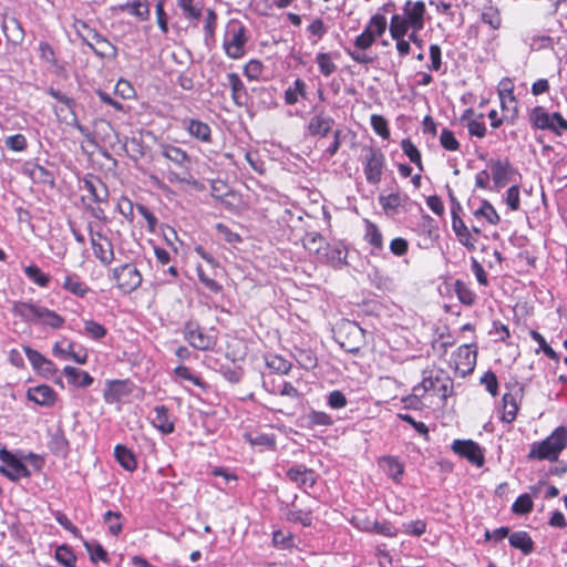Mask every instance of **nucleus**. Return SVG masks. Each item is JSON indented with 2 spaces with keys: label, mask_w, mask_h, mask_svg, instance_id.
I'll list each match as a JSON object with an SVG mask.
<instances>
[{
  "label": "nucleus",
  "mask_w": 567,
  "mask_h": 567,
  "mask_svg": "<svg viewBox=\"0 0 567 567\" xmlns=\"http://www.w3.org/2000/svg\"><path fill=\"white\" fill-rule=\"evenodd\" d=\"M567 444V427L558 426L540 443L533 444L528 458L556 461Z\"/></svg>",
  "instance_id": "1"
},
{
  "label": "nucleus",
  "mask_w": 567,
  "mask_h": 567,
  "mask_svg": "<svg viewBox=\"0 0 567 567\" xmlns=\"http://www.w3.org/2000/svg\"><path fill=\"white\" fill-rule=\"evenodd\" d=\"M333 333L334 340L349 353H357L364 344V330L354 321L342 320Z\"/></svg>",
  "instance_id": "2"
},
{
  "label": "nucleus",
  "mask_w": 567,
  "mask_h": 567,
  "mask_svg": "<svg viewBox=\"0 0 567 567\" xmlns=\"http://www.w3.org/2000/svg\"><path fill=\"white\" fill-rule=\"evenodd\" d=\"M0 461L2 462L0 473L12 482H18L21 478H30L32 475L22 458L4 447L0 450Z\"/></svg>",
  "instance_id": "3"
},
{
  "label": "nucleus",
  "mask_w": 567,
  "mask_h": 567,
  "mask_svg": "<svg viewBox=\"0 0 567 567\" xmlns=\"http://www.w3.org/2000/svg\"><path fill=\"white\" fill-rule=\"evenodd\" d=\"M76 32L96 55L104 58L115 53V47L96 30L91 29L85 22H80V28L76 29Z\"/></svg>",
  "instance_id": "4"
},
{
  "label": "nucleus",
  "mask_w": 567,
  "mask_h": 567,
  "mask_svg": "<svg viewBox=\"0 0 567 567\" xmlns=\"http://www.w3.org/2000/svg\"><path fill=\"white\" fill-rule=\"evenodd\" d=\"M362 164L368 183L378 185L385 167L384 154L379 148L368 147L364 150Z\"/></svg>",
  "instance_id": "5"
},
{
  "label": "nucleus",
  "mask_w": 567,
  "mask_h": 567,
  "mask_svg": "<svg viewBox=\"0 0 567 567\" xmlns=\"http://www.w3.org/2000/svg\"><path fill=\"white\" fill-rule=\"evenodd\" d=\"M246 42V29L244 25H228L224 40V49L228 58L240 59L245 54Z\"/></svg>",
  "instance_id": "6"
},
{
  "label": "nucleus",
  "mask_w": 567,
  "mask_h": 567,
  "mask_svg": "<svg viewBox=\"0 0 567 567\" xmlns=\"http://www.w3.org/2000/svg\"><path fill=\"white\" fill-rule=\"evenodd\" d=\"M113 279L124 293H131L142 284V275L133 264H124L113 269Z\"/></svg>",
  "instance_id": "7"
},
{
  "label": "nucleus",
  "mask_w": 567,
  "mask_h": 567,
  "mask_svg": "<svg viewBox=\"0 0 567 567\" xmlns=\"http://www.w3.org/2000/svg\"><path fill=\"white\" fill-rule=\"evenodd\" d=\"M184 337L188 343L198 350L205 351L212 349L216 341L206 334L196 322H187L184 327Z\"/></svg>",
  "instance_id": "8"
},
{
  "label": "nucleus",
  "mask_w": 567,
  "mask_h": 567,
  "mask_svg": "<svg viewBox=\"0 0 567 567\" xmlns=\"http://www.w3.org/2000/svg\"><path fill=\"white\" fill-rule=\"evenodd\" d=\"M454 453L465 457L468 462L476 466L484 464V455L480 445L472 440H455L452 444Z\"/></svg>",
  "instance_id": "9"
},
{
  "label": "nucleus",
  "mask_w": 567,
  "mask_h": 567,
  "mask_svg": "<svg viewBox=\"0 0 567 567\" xmlns=\"http://www.w3.org/2000/svg\"><path fill=\"white\" fill-rule=\"evenodd\" d=\"M477 347L475 344H463L458 347L455 355L454 363L456 370L463 375L471 373L476 364Z\"/></svg>",
  "instance_id": "10"
},
{
  "label": "nucleus",
  "mask_w": 567,
  "mask_h": 567,
  "mask_svg": "<svg viewBox=\"0 0 567 567\" xmlns=\"http://www.w3.org/2000/svg\"><path fill=\"white\" fill-rule=\"evenodd\" d=\"M91 245L94 256L104 265H110L114 258L111 241L101 233H93L90 226Z\"/></svg>",
  "instance_id": "11"
},
{
  "label": "nucleus",
  "mask_w": 567,
  "mask_h": 567,
  "mask_svg": "<svg viewBox=\"0 0 567 567\" xmlns=\"http://www.w3.org/2000/svg\"><path fill=\"white\" fill-rule=\"evenodd\" d=\"M403 12L410 27L414 31H421L424 28V16L426 12L425 3L423 1L408 0L404 4Z\"/></svg>",
  "instance_id": "12"
},
{
  "label": "nucleus",
  "mask_w": 567,
  "mask_h": 567,
  "mask_svg": "<svg viewBox=\"0 0 567 567\" xmlns=\"http://www.w3.org/2000/svg\"><path fill=\"white\" fill-rule=\"evenodd\" d=\"M161 154L177 167L185 171L186 174L190 171L192 158L186 151L181 147L171 144H163L161 147Z\"/></svg>",
  "instance_id": "13"
},
{
  "label": "nucleus",
  "mask_w": 567,
  "mask_h": 567,
  "mask_svg": "<svg viewBox=\"0 0 567 567\" xmlns=\"http://www.w3.org/2000/svg\"><path fill=\"white\" fill-rule=\"evenodd\" d=\"M489 166L494 184L497 188L505 187L512 179V175L515 173V169L512 167L508 159H491Z\"/></svg>",
  "instance_id": "14"
},
{
  "label": "nucleus",
  "mask_w": 567,
  "mask_h": 567,
  "mask_svg": "<svg viewBox=\"0 0 567 567\" xmlns=\"http://www.w3.org/2000/svg\"><path fill=\"white\" fill-rule=\"evenodd\" d=\"M290 481L297 483L300 487H312L317 481L316 473L305 465H296L287 471Z\"/></svg>",
  "instance_id": "15"
},
{
  "label": "nucleus",
  "mask_w": 567,
  "mask_h": 567,
  "mask_svg": "<svg viewBox=\"0 0 567 567\" xmlns=\"http://www.w3.org/2000/svg\"><path fill=\"white\" fill-rule=\"evenodd\" d=\"M183 127L194 138L203 143L212 142V130L208 124L195 118H185L183 121Z\"/></svg>",
  "instance_id": "16"
},
{
  "label": "nucleus",
  "mask_w": 567,
  "mask_h": 567,
  "mask_svg": "<svg viewBox=\"0 0 567 567\" xmlns=\"http://www.w3.org/2000/svg\"><path fill=\"white\" fill-rule=\"evenodd\" d=\"M333 124L334 120L331 116L320 112L310 118L308 123V131L312 136L324 137L329 134Z\"/></svg>",
  "instance_id": "17"
},
{
  "label": "nucleus",
  "mask_w": 567,
  "mask_h": 567,
  "mask_svg": "<svg viewBox=\"0 0 567 567\" xmlns=\"http://www.w3.org/2000/svg\"><path fill=\"white\" fill-rule=\"evenodd\" d=\"M27 398L39 405L50 406L55 401V392L51 386L41 384L30 388Z\"/></svg>",
  "instance_id": "18"
},
{
  "label": "nucleus",
  "mask_w": 567,
  "mask_h": 567,
  "mask_svg": "<svg viewBox=\"0 0 567 567\" xmlns=\"http://www.w3.org/2000/svg\"><path fill=\"white\" fill-rule=\"evenodd\" d=\"M2 31L7 40L14 45L22 43L24 39V31L20 22L14 17H9L7 14L3 17Z\"/></svg>",
  "instance_id": "19"
},
{
  "label": "nucleus",
  "mask_w": 567,
  "mask_h": 567,
  "mask_svg": "<svg viewBox=\"0 0 567 567\" xmlns=\"http://www.w3.org/2000/svg\"><path fill=\"white\" fill-rule=\"evenodd\" d=\"M84 189L87 190L95 203H106L109 189L101 178L91 176L83 181Z\"/></svg>",
  "instance_id": "20"
},
{
  "label": "nucleus",
  "mask_w": 567,
  "mask_h": 567,
  "mask_svg": "<svg viewBox=\"0 0 567 567\" xmlns=\"http://www.w3.org/2000/svg\"><path fill=\"white\" fill-rule=\"evenodd\" d=\"M41 307L33 302L16 301L12 306V313L25 322H38Z\"/></svg>",
  "instance_id": "21"
},
{
  "label": "nucleus",
  "mask_w": 567,
  "mask_h": 567,
  "mask_svg": "<svg viewBox=\"0 0 567 567\" xmlns=\"http://www.w3.org/2000/svg\"><path fill=\"white\" fill-rule=\"evenodd\" d=\"M116 9L122 12H127L141 21H146L150 18L148 0H134L132 2L122 3L118 4Z\"/></svg>",
  "instance_id": "22"
},
{
  "label": "nucleus",
  "mask_w": 567,
  "mask_h": 567,
  "mask_svg": "<svg viewBox=\"0 0 567 567\" xmlns=\"http://www.w3.org/2000/svg\"><path fill=\"white\" fill-rule=\"evenodd\" d=\"M25 355L32 367L43 375H50L54 372V364L44 358L39 351L29 347L24 348Z\"/></svg>",
  "instance_id": "23"
},
{
  "label": "nucleus",
  "mask_w": 567,
  "mask_h": 567,
  "mask_svg": "<svg viewBox=\"0 0 567 567\" xmlns=\"http://www.w3.org/2000/svg\"><path fill=\"white\" fill-rule=\"evenodd\" d=\"M452 228L458 241L463 246H465L468 250H475L476 239L473 237L472 233L468 230L467 226L464 224L461 217L452 219Z\"/></svg>",
  "instance_id": "24"
},
{
  "label": "nucleus",
  "mask_w": 567,
  "mask_h": 567,
  "mask_svg": "<svg viewBox=\"0 0 567 567\" xmlns=\"http://www.w3.org/2000/svg\"><path fill=\"white\" fill-rule=\"evenodd\" d=\"M303 247L311 254H316L319 258L327 250L328 243L319 233H307L302 239Z\"/></svg>",
  "instance_id": "25"
},
{
  "label": "nucleus",
  "mask_w": 567,
  "mask_h": 567,
  "mask_svg": "<svg viewBox=\"0 0 567 567\" xmlns=\"http://www.w3.org/2000/svg\"><path fill=\"white\" fill-rule=\"evenodd\" d=\"M153 412L152 424L163 434L172 433L174 431V423L169 420L168 409L164 405H157Z\"/></svg>",
  "instance_id": "26"
},
{
  "label": "nucleus",
  "mask_w": 567,
  "mask_h": 567,
  "mask_svg": "<svg viewBox=\"0 0 567 567\" xmlns=\"http://www.w3.org/2000/svg\"><path fill=\"white\" fill-rule=\"evenodd\" d=\"M127 394V383L121 380L107 382L106 389L104 390V399L109 403L118 402Z\"/></svg>",
  "instance_id": "27"
},
{
  "label": "nucleus",
  "mask_w": 567,
  "mask_h": 567,
  "mask_svg": "<svg viewBox=\"0 0 567 567\" xmlns=\"http://www.w3.org/2000/svg\"><path fill=\"white\" fill-rule=\"evenodd\" d=\"M530 120L533 124L540 130H551L558 135L561 134V132L555 126L551 116L542 106H536L532 111Z\"/></svg>",
  "instance_id": "28"
},
{
  "label": "nucleus",
  "mask_w": 567,
  "mask_h": 567,
  "mask_svg": "<svg viewBox=\"0 0 567 567\" xmlns=\"http://www.w3.org/2000/svg\"><path fill=\"white\" fill-rule=\"evenodd\" d=\"M228 84L231 90V99L238 106L244 105L243 99L247 96L246 87L237 73L227 74Z\"/></svg>",
  "instance_id": "29"
},
{
  "label": "nucleus",
  "mask_w": 567,
  "mask_h": 567,
  "mask_svg": "<svg viewBox=\"0 0 567 567\" xmlns=\"http://www.w3.org/2000/svg\"><path fill=\"white\" fill-rule=\"evenodd\" d=\"M64 374L70 383L80 388H87L93 383V378L87 372L74 367H65Z\"/></svg>",
  "instance_id": "30"
},
{
  "label": "nucleus",
  "mask_w": 567,
  "mask_h": 567,
  "mask_svg": "<svg viewBox=\"0 0 567 567\" xmlns=\"http://www.w3.org/2000/svg\"><path fill=\"white\" fill-rule=\"evenodd\" d=\"M509 544L514 548L522 550L524 555H529L534 550V542L527 532H515L509 536Z\"/></svg>",
  "instance_id": "31"
},
{
  "label": "nucleus",
  "mask_w": 567,
  "mask_h": 567,
  "mask_svg": "<svg viewBox=\"0 0 567 567\" xmlns=\"http://www.w3.org/2000/svg\"><path fill=\"white\" fill-rule=\"evenodd\" d=\"M384 472L394 481H399L404 472L403 464L394 456H384L380 461Z\"/></svg>",
  "instance_id": "32"
},
{
  "label": "nucleus",
  "mask_w": 567,
  "mask_h": 567,
  "mask_svg": "<svg viewBox=\"0 0 567 567\" xmlns=\"http://www.w3.org/2000/svg\"><path fill=\"white\" fill-rule=\"evenodd\" d=\"M114 455L116 461L124 467L126 471H134L136 468V460L132 451H130L124 445H116L114 450Z\"/></svg>",
  "instance_id": "33"
},
{
  "label": "nucleus",
  "mask_w": 567,
  "mask_h": 567,
  "mask_svg": "<svg viewBox=\"0 0 567 567\" xmlns=\"http://www.w3.org/2000/svg\"><path fill=\"white\" fill-rule=\"evenodd\" d=\"M62 287L78 297H84L90 290L89 287L80 280L76 275H68L64 278Z\"/></svg>",
  "instance_id": "34"
},
{
  "label": "nucleus",
  "mask_w": 567,
  "mask_h": 567,
  "mask_svg": "<svg viewBox=\"0 0 567 567\" xmlns=\"http://www.w3.org/2000/svg\"><path fill=\"white\" fill-rule=\"evenodd\" d=\"M503 421L511 423L515 420L517 412H518V404L516 402V399L511 393H505L503 395Z\"/></svg>",
  "instance_id": "35"
},
{
  "label": "nucleus",
  "mask_w": 567,
  "mask_h": 567,
  "mask_svg": "<svg viewBox=\"0 0 567 567\" xmlns=\"http://www.w3.org/2000/svg\"><path fill=\"white\" fill-rule=\"evenodd\" d=\"M37 323H43L50 326L51 328L58 329L63 326L64 319L56 312L41 307Z\"/></svg>",
  "instance_id": "36"
},
{
  "label": "nucleus",
  "mask_w": 567,
  "mask_h": 567,
  "mask_svg": "<svg viewBox=\"0 0 567 567\" xmlns=\"http://www.w3.org/2000/svg\"><path fill=\"white\" fill-rule=\"evenodd\" d=\"M409 28L411 27L405 18H402L399 14L392 16L390 33L393 39L403 38L408 33Z\"/></svg>",
  "instance_id": "37"
},
{
  "label": "nucleus",
  "mask_w": 567,
  "mask_h": 567,
  "mask_svg": "<svg viewBox=\"0 0 567 567\" xmlns=\"http://www.w3.org/2000/svg\"><path fill=\"white\" fill-rule=\"evenodd\" d=\"M321 258H326L327 261H329L334 267H341L342 265H346V258L347 254L344 252L343 248L340 246L336 247H327V250H324Z\"/></svg>",
  "instance_id": "38"
},
{
  "label": "nucleus",
  "mask_w": 567,
  "mask_h": 567,
  "mask_svg": "<svg viewBox=\"0 0 567 567\" xmlns=\"http://www.w3.org/2000/svg\"><path fill=\"white\" fill-rule=\"evenodd\" d=\"M306 83L301 79L293 82L292 87H288L285 92V101L288 105H293L298 102L299 96L305 97Z\"/></svg>",
  "instance_id": "39"
},
{
  "label": "nucleus",
  "mask_w": 567,
  "mask_h": 567,
  "mask_svg": "<svg viewBox=\"0 0 567 567\" xmlns=\"http://www.w3.org/2000/svg\"><path fill=\"white\" fill-rule=\"evenodd\" d=\"M364 239L374 248L381 249L383 247L382 234L378 226L369 220L365 223Z\"/></svg>",
  "instance_id": "40"
},
{
  "label": "nucleus",
  "mask_w": 567,
  "mask_h": 567,
  "mask_svg": "<svg viewBox=\"0 0 567 567\" xmlns=\"http://www.w3.org/2000/svg\"><path fill=\"white\" fill-rule=\"evenodd\" d=\"M27 277L40 287H47L50 282V276L44 274L38 266L30 265L24 268Z\"/></svg>",
  "instance_id": "41"
},
{
  "label": "nucleus",
  "mask_w": 567,
  "mask_h": 567,
  "mask_svg": "<svg viewBox=\"0 0 567 567\" xmlns=\"http://www.w3.org/2000/svg\"><path fill=\"white\" fill-rule=\"evenodd\" d=\"M401 148L409 159L415 164L420 171H423L421 153L417 147L408 138L402 140Z\"/></svg>",
  "instance_id": "42"
},
{
  "label": "nucleus",
  "mask_w": 567,
  "mask_h": 567,
  "mask_svg": "<svg viewBox=\"0 0 567 567\" xmlns=\"http://www.w3.org/2000/svg\"><path fill=\"white\" fill-rule=\"evenodd\" d=\"M379 203L386 213H395L402 204V197L399 193L381 195Z\"/></svg>",
  "instance_id": "43"
},
{
  "label": "nucleus",
  "mask_w": 567,
  "mask_h": 567,
  "mask_svg": "<svg viewBox=\"0 0 567 567\" xmlns=\"http://www.w3.org/2000/svg\"><path fill=\"white\" fill-rule=\"evenodd\" d=\"M533 499L529 494H522L516 498L512 506V511L518 515H525L533 511Z\"/></svg>",
  "instance_id": "44"
},
{
  "label": "nucleus",
  "mask_w": 567,
  "mask_h": 567,
  "mask_svg": "<svg viewBox=\"0 0 567 567\" xmlns=\"http://www.w3.org/2000/svg\"><path fill=\"white\" fill-rule=\"evenodd\" d=\"M316 62L322 75L327 78L330 76L337 69L329 53H318L316 56Z\"/></svg>",
  "instance_id": "45"
},
{
  "label": "nucleus",
  "mask_w": 567,
  "mask_h": 567,
  "mask_svg": "<svg viewBox=\"0 0 567 567\" xmlns=\"http://www.w3.org/2000/svg\"><path fill=\"white\" fill-rule=\"evenodd\" d=\"M386 29V19L382 14H375L371 18L369 24L365 27V31H370L374 35V39L377 37H380L384 33Z\"/></svg>",
  "instance_id": "46"
},
{
  "label": "nucleus",
  "mask_w": 567,
  "mask_h": 567,
  "mask_svg": "<svg viewBox=\"0 0 567 567\" xmlns=\"http://www.w3.org/2000/svg\"><path fill=\"white\" fill-rule=\"evenodd\" d=\"M455 292L458 300L466 306H471L475 301V293L462 281L455 282Z\"/></svg>",
  "instance_id": "47"
},
{
  "label": "nucleus",
  "mask_w": 567,
  "mask_h": 567,
  "mask_svg": "<svg viewBox=\"0 0 567 567\" xmlns=\"http://www.w3.org/2000/svg\"><path fill=\"white\" fill-rule=\"evenodd\" d=\"M56 560L65 567H74L75 566V555L68 546H60L55 550Z\"/></svg>",
  "instance_id": "48"
},
{
  "label": "nucleus",
  "mask_w": 567,
  "mask_h": 567,
  "mask_svg": "<svg viewBox=\"0 0 567 567\" xmlns=\"http://www.w3.org/2000/svg\"><path fill=\"white\" fill-rule=\"evenodd\" d=\"M121 513L109 511L104 514V522L112 535H118L122 532V523L120 522Z\"/></svg>",
  "instance_id": "49"
},
{
  "label": "nucleus",
  "mask_w": 567,
  "mask_h": 567,
  "mask_svg": "<svg viewBox=\"0 0 567 567\" xmlns=\"http://www.w3.org/2000/svg\"><path fill=\"white\" fill-rule=\"evenodd\" d=\"M84 546H85L87 553L90 554V558L93 563H97L99 560L105 561L107 559V553L102 547L101 544H99L96 542H94V543L85 542Z\"/></svg>",
  "instance_id": "50"
},
{
  "label": "nucleus",
  "mask_w": 567,
  "mask_h": 567,
  "mask_svg": "<svg viewBox=\"0 0 567 567\" xmlns=\"http://www.w3.org/2000/svg\"><path fill=\"white\" fill-rule=\"evenodd\" d=\"M194 2L195 0H178V6L187 19L197 20L202 16V10Z\"/></svg>",
  "instance_id": "51"
},
{
  "label": "nucleus",
  "mask_w": 567,
  "mask_h": 567,
  "mask_svg": "<svg viewBox=\"0 0 567 567\" xmlns=\"http://www.w3.org/2000/svg\"><path fill=\"white\" fill-rule=\"evenodd\" d=\"M49 94L52 97H54L60 104L65 105V107L69 110V114H70L72 121H76V115H75V112L73 110V107L75 105V102H74L73 99L66 96L65 94H63L60 91L54 90V89H50L49 90Z\"/></svg>",
  "instance_id": "52"
},
{
  "label": "nucleus",
  "mask_w": 567,
  "mask_h": 567,
  "mask_svg": "<svg viewBox=\"0 0 567 567\" xmlns=\"http://www.w3.org/2000/svg\"><path fill=\"white\" fill-rule=\"evenodd\" d=\"M85 333L92 339L100 340L105 337L106 329L96 321L85 320L84 321Z\"/></svg>",
  "instance_id": "53"
},
{
  "label": "nucleus",
  "mask_w": 567,
  "mask_h": 567,
  "mask_svg": "<svg viewBox=\"0 0 567 567\" xmlns=\"http://www.w3.org/2000/svg\"><path fill=\"white\" fill-rule=\"evenodd\" d=\"M371 126L374 130V132L380 135L383 138H388L390 136V131L388 127L386 120L379 114H373L371 116Z\"/></svg>",
  "instance_id": "54"
},
{
  "label": "nucleus",
  "mask_w": 567,
  "mask_h": 567,
  "mask_svg": "<svg viewBox=\"0 0 567 567\" xmlns=\"http://www.w3.org/2000/svg\"><path fill=\"white\" fill-rule=\"evenodd\" d=\"M475 215L484 216L487 219V221L493 225L498 224L501 220L495 208L486 200H484L482 207L475 212Z\"/></svg>",
  "instance_id": "55"
},
{
  "label": "nucleus",
  "mask_w": 567,
  "mask_h": 567,
  "mask_svg": "<svg viewBox=\"0 0 567 567\" xmlns=\"http://www.w3.org/2000/svg\"><path fill=\"white\" fill-rule=\"evenodd\" d=\"M441 145L447 151H457L460 143L455 138L452 131L444 128L440 136Z\"/></svg>",
  "instance_id": "56"
},
{
  "label": "nucleus",
  "mask_w": 567,
  "mask_h": 567,
  "mask_svg": "<svg viewBox=\"0 0 567 567\" xmlns=\"http://www.w3.org/2000/svg\"><path fill=\"white\" fill-rule=\"evenodd\" d=\"M308 420L311 425L329 426L333 423L332 417L322 411H311L308 414Z\"/></svg>",
  "instance_id": "57"
},
{
  "label": "nucleus",
  "mask_w": 567,
  "mask_h": 567,
  "mask_svg": "<svg viewBox=\"0 0 567 567\" xmlns=\"http://www.w3.org/2000/svg\"><path fill=\"white\" fill-rule=\"evenodd\" d=\"M481 383L485 385L486 390L493 395L496 396L498 393V381L496 374L492 371H487L481 378Z\"/></svg>",
  "instance_id": "58"
},
{
  "label": "nucleus",
  "mask_w": 567,
  "mask_h": 567,
  "mask_svg": "<svg viewBox=\"0 0 567 567\" xmlns=\"http://www.w3.org/2000/svg\"><path fill=\"white\" fill-rule=\"evenodd\" d=\"M68 440L65 439L62 431H58L50 442L51 450L54 453H64L68 450Z\"/></svg>",
  "instance_id": "59"
},
{
  "label": "nucleus",
  "mask_w": 567,
  "mask_h": 567,
  "mask_svg": "<svg viewBox=\"0 0 567 567\" xmlns=\"http://www.w3.org/2000/svg\"><path fill=\"white\" fill-rule=\"evenodd\" d=\"M404 533L421 536L426 530V523L422 519L411 520L409 523L403 524Z\"/></svg>",
  "instance_id": "60"
},
{
  "label": "nucleus",
  "mask_w": 567,
  "mask_h": 567,
  "mask_svg": "<svg viewBox=\"0 0 567 567\" xmlns=\"http://www.w3.org/2000/svg\"><path fill=\"white\" fill-rule=\"evenodd\" d=\"M347 403H348V400H347L346 395L339 390H334V391L330 392L328 395V405L331 409H334V410L342 409L347 405Z\"/></svg>",
  "instance_id": "61"
},
{
  "label": "nucleus",
  "mask_w": 567,
  "mask_h": 567,
  "mask_svg": "<svg viewBox=\"0 0 567 567\" xmlns=\"http://www.w3.org/2000/svg\"><path fill=\"white\" fill-rule=\"evenodd\" d=\"M287 518L291 522H299L303 526H310L312 522L310 513L301 509H290L287 513Z\"/></svg>",
  "instance_id": "62"
},
{
  "label": "nucleus",
  "mask_w": 567,
  "mask_h": 567,
  "mask_svg": "<svg viewBox=\"0 0 567 567\" xmlns=\"http://www.w3.org/2000/svg\"><path fill=\"white\" fill-rule=\"evenodd\" d=\"M267 364L281 374H287L291 369V363L281 357H272L268 360Z\"/></svg>",
  "instance_id": "63"
},
{
  "label": "nucleus",
  "mask_w": 567,
  "mask_h": 567,
  "mask_svg": "<svg viewBox=\"0 0 567 567\" xmlns=\"http://www.w3.org/2000/svg\"><path fill=\"white\" fill-rule=\"evenodd\" d=\"M374 41H375L374 35L372 33H370V31L364 30L361 34H359L355 38L354 47L358 50L365 51L374 43Z\"/></svg>",
  "instance_id": "64"
}]
</instances>
